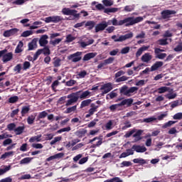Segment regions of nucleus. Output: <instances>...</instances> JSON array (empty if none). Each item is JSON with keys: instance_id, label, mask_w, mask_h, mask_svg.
Instances as JSON below:
<instances>
[{"instance_id": "obj_28", "label": "nucleus", "mask_w": 182, "mask_h": 182, "mask_svg": "<svg viewBox=\"0 0 182 182\" xmlns=\"http://www.w3.org/2000/svg\"><path fill=\"white\" fill-rule=\"evenodd\" d=\"M22 48H23V42L19 41L15 49V53H21L23 50H22Z\"/></svg>"}, {"instance_id": "obj_3", "label": "nucleus", "mask_w": 182, "mask_h": 182, "mask_svg": "<svg viewBox=\"0 0 182 182\" xmlns=\"http://www.w3.org/2000/svg\"><path fill=\"white\" fill-rule=\"evenodd\" d=\"M6 52H8V50L6 49L0 50V58H2L4 63H6L7 62L12 60L14 58V54L12 53H6Z\"/></svg>"}, {"instance_id": "obj_21", "label": "nucleus", "mask_w": 182, "mask_h": 182, "mask_svg": "<svg viewBox=\"0 0 182 182\" xmlns=\"http://www.w3.org/2000/svg\"><path fill=\"white\" fill-rule=\"evenodd\" d=\"M30 110H31V105L22 107V109L21 111L22 117H25V115L28 114Z\"/></svg>"}, {"instance_id": "obj_60", "label": "nucleus", "mask_w": 182, "mask_h": 182, "mask_svg": "<svg viewBox=\"0 0 182 182\" xmlns=\"http://www.w3.org/2000/svg\"><path fill=\"white\" fill-rule=\"evenodd\" d=\"M174 120H181L182 119V112H178L175 114L173 117Z\"/></svg>"}, {"instance_id": "obj_45", "label": "nucleus", "mask_w": 182, "mask_h": 182, "mask_svg": "<svg viewBox=\"0 0 182 182\" xmlns=\"http://www.w3.org/2000/svg\"><path fill=\"white\" fill-rule=\"evenodd\" d=\"M127 90H129L127 89V86L124 85L123 87H122L120 88V93H122V95H124V96H127L129 97V94H126L127 93Z\"/></svg>"}, {"instance_id": "obj_33", "label": "nucleus", "mask_w": 182, "mask_h": 182, "mask_svg": "<svg viewBox=\"0 0 182 182\" xmlns=\"http://www.w3.org/2000/svg\"><path fill=\"white\" fill-rule=\"evenodd\" d=\"M138 90H139V87H132L127 90V92H126V95H128V97H130V96H132L130 93H134V92H137Z\"/></svg>"}, {"instance_id": "obj_30", "label": "nucleus", "mask_w": 182, "mask_h": 182, "mask_svg": "<svg viewBox=\"0 0 182 182\" xmlns=\"http://www.w3.org/2000/svg\"><path fill=\"white\" fill-rule=\"evenodd\" d=\"M92 103V100L88 99V100H85L82 101L80 104V109H83V107H87V106H89Z\"/></svg>"}, {"instance_id": "obj_34", "label": "nucleus", "mask_w": 182, "mask_h": 182, "mask_svg": "<svg viewBox=\"0 0 182 182\" xmlns=\"http://www.w3.org/2000/svg\"><path fill=\"white\" fill-rule=\"evenodd\" d=\"M10 156H14V151L5 152L1 156L0 159L1 160H5V159H8Z\"/></svg>"}, {"instance_id": "obj_43", "label": "nucleus", "mask_w": 182, "mask_h": 182, "mask_svg": "<svg viewBox=\"0 0 182 182\" xmlns=\"http://www.w3.org/2000/svg\"><path fill=\"white\" fill-rule=\"evenodd\" d=\"M155 55H155L156 59H161V60L164 59L167 56V54L165 53H159L158 54L155 53Z\"/></svg>"}, {"instance_id": "obj_59", "label": "nucleus", "mask_w": 182, "mask_h": 182, "mask_svg": "<svg viewBox=\"0 0 182 182\" xmlns=\"http://www.w3.org/2000/svg\"><path fill=\"white\" fill-rule=\"evenodd\" d=\"M32 35V31H26L21 33L22 38H28V36H31Z\"/></svg>"}, {"instance_id": "obj_2", "label": "nucleus", "mask_w": 182, "mask_h": 182, "mask_svg": "<svg viewBox=\"0 0 182 182\" xmlns=\"http://www.w3.org/2000/svg\"><path fill=\"white\" fill-rule=\"evenodd\" d=\"M95 8H97L98 11H104V14H107V15H110V14H114L119 11V9L116 7L105 8V6H103L102 4H97Z\"/></svg>"}, {"instance_id": "obj_23", "label": "nucleus", "mask_w": 182, "mask_h": 182, "mask_svg": "<svg viewBox=\"0 0 182 182\" xmlns=\"http://www.w3.org/2000/svg\"><path fill=\"white\" fill-rule=\"evenodd\" d=\"M96 26V23L93 21H88L85 23V28H87L88 31H92Z\"/></svg>"}, {"instance_id": "obj_40", "label": "nucleus", "mask_w": 182, "mask_h": 182, "mask_svg": "<svg viewBox=\"0 0 182 182\" xmlns=\"http://www.w3.org/2000/svg\"><path fill=\"white\" fill-rule=\"evenodd\" d=\"M41 53L43 55H50V50L49 49V46H44L43 49H40Z\"/></svg>"}, {"instance_id": "obj_31", "label": "nucleus", "mask_w": 182, "mask_h": 182, "mask_svg": "<svg viewBox=\"0 0 182 182\" xmlns=\"http://www.w3.org/2000/svg\"><path fill=\"white\" fill-rule=\"evenodd\" d=\"M41 137H42V134H38L37 136H32L29 139L30 143H35V141H41Z\"/></svg>"}, {"instance_id": "obj_52", "label": "nucleus", "mask_w": 182, "mask_h": 182, "mask_svg": "<svg viewBox=\"0 0 182 182\" xmlns=\"http://www.w3.org/2000/svg\"><path fill=\"white\" fill-rule=\"evenodd\" d=\"M60 140H62V136H56L50 141V146H53L54 144H56L58 141H60Z\"/></svg>"}, {"instance_id": "obj_13", "label": "nucleus", "mask_w": 182, "mask_h": 182, "mask_svg": "<svg viewBox=\"0 0 182 182\" xmlns=\"http://www.w3.org/2000/svg\"><path fill=\"white\" fill-rule=\"evenodd\" d=\"M164 65L163 61H156L154 65L151 67V72H154L156 70H159L160 68H161Z\"/></svg>"}, {"instance_id": "obj_11", "label": "nucleus", "mask_w": 182, "mask_h": 182, "mask_svg": "<svg viewBox=\"0 0 182 182\" xmlns=\"http://www.w3.org/2000/svg\"><path fill=\"white\" fill-rule=\"evenodd\" d=\"M19 30L18 28H11L10 30H7L4 31V36L5 38H9V36H14V35H16Z\"/></svg>"}, {"instance_id": "obj_8", "label": "nucleus", "mask_w": 182, "mask_h": 182, "mask_svg": "<svg viewBox=\"0 0 182 182\" xmlns=\"http://www.w3.org/2000/svg\"><path fill=\"white\" fill-rule=\"evenodd\" d=\"M177 11L174 10H164L161 11V15L162 19H168V18H171V15H176Z\"/></svg>"}, {"instance_id": "obj_53", "label": "nucleus", "mask_w": 182, "mask_h": 182, "mask_svg": "<svg viewBox=\"0 0 182 182\" xmlns=\"http://www.w3.org/2000/svg\"><path fill=\"white\" fill-rule=\"evenodd\" d=\"M166 92H168V87H161L158 88V93H166Z\"/></svg>"}, {"instance_id": "obj_47", "label": "nucleus", "mask_w": 182, "mask_h": 182, "mask_svg": "<svg viewBox=\"0 0 182 182\" xmlns=\"http://www.w3.org/2000/svg\"><path fill=\"white\" fill-rule=\"evenodd\" d=\"M102 4L105 6H112L114 2L112 0H102Z\"/></svg>"}, {"instance_id": "obj_18", "label": "nucleus", "mask_w": 182, "mask_h": 182, "mask_svg": "<svg viewBox=\"0 0 182 182\" xmlns=\"http://www.w3.org/2000/svg\"><path fill=\"white\" fill-rule=\"evenodd\" d=\"M91 92L89 90L86 91H81V92L79 95V98L81 99V100H83L84 99H87L90 97Z\"/></svg>"}, {"instance_id": "obj_12", "label": "nucleus", "mask_w": 182, "mask_h": 182, "mask_svg": "<svg viewBox=\"0 0 182 182\" xmlns=\"http://www.w3.org/2000/svg\"><path fill=\"white\" fill-rule=\"evenodd\" d=\"M132 149L134 150V151H136V153H144L145 151H147V148L144 146H140V145H133Z\"/></svg>"}, {"instance_id": "obj_62", "label": "nucleus", "mask_w": 182, "mask_h": 182, "mask_svg": "<svg viewBox=\"0 0 182 182\" xmlns=\"http://www.w3.org/2000/svg\"><path fill=\"white\" fill-rule=\"evenodd\" d=\"M114 60V58L109 57L107 59L105 60L104 63H105V65H110L113 63Z\"/></svg>"}, {"instance_id": "obj_25", "label": "nucleus", "mask_w": 182, "mask_h": 182, "mask_svg": "<svg viewBox=\"0 0 182 182\" xmlns=\"http://www.w3.org/2000/svg\"><path fill=\"white\" fill-rule=\"evenodd\" d=\"M28 50H33V49H36V48H38V46L36 44V41L33 40L31 42L28 43Z\"/></svg>"}, {"instance_id": "obj_26", "label": "nucleus", "mask_w": 182, "mask_h": 182, "mask_svg": "<svg viewBox=\"0 0 182 182\" xmlns=\"http://www.w3.org/2000/svg\"><path fill=\"white\" fill-rule=\"evenodd\" d=\"M149 49V47L147 46H143L138 49V50L136 53V57L139 58V56H141V54L144 50H147Z\"/></svg>"}, {"instance_id": "obj_15", "label": "nucleus", "mask_w": 182, "mask_h": 182, "mask_svg": "<svg viewBox=\"0 0 182 182\" xmlns=\"http://www.w3.org/2000/svg\"><path fill=\"white\" fill-rule=\"evenodd\" d=\"M82 93V91H77L76 92H73L67 96L68 99H71L72 100H74L75 102H77L79 100V95Z\"/></svg>"}, {"instance_id": "obj_54", "label": "nucleus", "mask_w": 182, "mask_h": 182, "mask_svg": "<svg viewBox=\"0 0 182 182\" xmlns=\"http://www.w3.org/2000/svg\"><path fill=\"white\" fill-rule=\"evenodd\" d=\"M2 144L4 147H6V146H9V144H12V139L8 138L5 139L3 141Z\"/></svg>"}, {"instance_id": "obj_50", "label": "nucleus", "mask_w": 182, "mask_h": 182, "mask_svg": "<svg viewBox=\"0 0 182 182\" xmlns=\"http://www.w3.org/2000/svg\"><path fill=\"white\" fill-rule=\"evenodd\" d=\"M105 129H106V130H112V129H113V122L112 120H109L105 124Z\"/></svg>"}, {"instance_id": "obj_41", "label": "nucleus", "mask_w": 182, "mask_h": 182, "mask_svg": "<svg viewBox=\"0 0 182 182\" xmlns=\"http://www.w3.org/2000/svg\"><path fill=\"white\" fill-rule=\"evenodd\" d=\"M86 75H87V72L86 70H82L77 75V79H83L84 77H86Z\"/></svg>"}, {"instance_id": "obj_55", "label": "nucleus", "mask_w": 182, "mask_h": 182, "mask_svg": "<svg viewBox=\"0 0 182 182\" xmlns=\"http://www.w3.org/2000/svg\"><path fill=\"white\" fill-rule=\"evenodd\" d=\"M18 100H19V97L18 96L11 97L9 99V103H16Z\"/></svg>"}, {"instance_id": "obj_20", "label": "nucleus", "mask_w": 182, "mask_h": 182, "mask_svg": "<svg viewBox=\"0 0 182 182\" xmlns=\"http://www.w3.org/2000/svg\"><path fill=\"white\" fill-rule=\"evenodd\" d=\"M96 56V53H89L84 55L82 60L84 62H86L87 60H90V59H93Z\"/></svg>"}, {"instance_id": "obj_63", "label": "nucleus", "mask_w": 182, "mask_h": 182, "mask_svg": "<svg viewBox=\"0 0 182 182\" xmlns=\"http://www.w3.org/2000/svg\"><path fill=\"white\" fill-rule=\"evenodd\" d=\"M125 74H126V72H124L123 70H119L117 73H115L114 77H115V79H119V77H120V76H123V75H125Z\"/></svg>"}, {"instance_id": "obj_38", "label": "nucleus", "mask_w": 182, "mask_h": 182, "mask_svg": "<svg viewBox=\"0 0 182 182\" xmlns=\"http://www.w3.org/2000/svg\"><path fill=\"white\" fill-rule=\"evenodd\" d=\"M63 41V38H55L53 41H50V45H53V46H56V45H59Z\"/></svg>"}, {"instance_id": "obj_39", "label": "nucleus", "mask_w": 182, "mask_h": 182, "mask_svg": "<svg viewBox=\"0 0 182 182\" xmlns=\"http://www.w3.org/2000/svg\"><path fill=\"white\" fill-rule=\"evenodd\" d=\"M76 39V37L72 36V34H68L66 36L65 43H70V42H73Z\"/></svg>"}, {"instance_id": "obj_24", "label": "nucleus", "mask_w": 182, "mask_h": 182, "mask_svg": "<svg viewBox=\"0 0 182 182\" xmlns=\"http://www.w3.org/2000/svg\"><path fill=\"white\" fill-rule=\"evenodd\" d=\"M133 163H134L135 164H140L141 166L147 164V161H146V159H143L141 158L133 159Z\"/></svg>"}, {"instance_id": "obj_5", "label": "nucleus", "mask_w": 182, "mask_h": 182, "mask_svg": "<svg viewBox=\"0 0 182 182\" xmlns=\"http://www.w3.org/2000/svg\"><path fill=\"white\" fill-rule=\"evenodd\" d=\"M133 38V33H129L125 35H122L119 38L117 36L114 35L111 37L114 40V42H124V41H127V39H132Z\"/></svg>"}, {"instance_id": "obj_10", "label": "nucleus", "mask_w": 182, "mask_h": 182, "mask_svg": "<svg viewBox=\"0 0 182 182\" xmlns=\"http://www.w3.org/2000/svg\"><path fill=\"white\" fill-rule=\"evenodd\" d=\"M109 26V24L106 21H102L95 26V33H97L102 31H105L106 28Z\"/></svg>"}, {"instance_id": "obj_56", "label": "nucleus", "mask_w": 182, "mask_h": 182, "mask_svg": "<svg viewBox=\"0 0 182 182\" xmlns=\"http://www.w3.org/2000/svg\"><path fill=\"white\" fill-rule=\"evenodd\" d=\"M60 62H62L60 58H56L53 63L54 68H59V66H60Z\"/></svg>"}, {"instance_id": "obj_6", "label": "nucleus", "mask_w": 182, "mask_h": 182, "mask_svg": "<svg viewBox=\"0 0 182 182\" xmlns=\"http://www.w3.org/2000/svg\"><path fill=\"white\" fill-rule=\"evenodd\" d=\"M65 18L60 16H48L45 18L46 23H50V22H53V23H58V22H62V21H64Z\"/></svg>"}, {"instance_id": "obj_57", "label": "nucleus", "mask_w": 182, "mask_h": 182, "mask_svg": "<svg viewBox=\"0 0 182 182\" xmlns=\"http://www.w3.org/2000/svg\"><path fill=\"white\" fill-rule=\"evenodd\" d=\"M124 124V126L122 127V130H126L127 129L132 127V124L130 123V121H125Z\"/></svg>"}, {"instance_id": "obj_46", "label": "nucleus", "mask_w": 182, "mask_h": 182, "mask_svg": "<svg viewBox=\"0 0 182 182\" xmlns=\"http://www.w3.org/2000/svg\"><path fill=\"white\" fill-rule=\"evenodd\" d=\"M86 133H87V130L84 129L76 132V134L79 137H82V136H85V134H86Z\"/></svg>"}, {"instance_id": "obj_44", "label": "nucleus", "mask_w": 182, "mask_h": 182, "mask_svg": "<svg viewBox=\"0 0 182 182\" xmlns=\"http://www.w3.org/2000/svg\"><path fill=\"white\" fill-rule=\"evenodd\" d=\"M32 161V158L26 157L21 160L20 164H28Z\"/></svg>"}, {"instance_id": "obj_9", "label": "nucleus", "mask_w": 182, "mask_h": 182, "mask_svg": "<svg viewBox=\"0 0 182 182\" xmlns=\"http://www.w3.org/2000/svg\"><path fill=\"white\" fill-rule=\"evenodd\" d=\"M100 90H104L102 95H107V93L113 90V84L112 82L105 83L101 86Z\"/></svg>"}, {"instance_id": "obj_37", "label": "nucleus", "mask_w": 182, "mask_h": 182, "mask_svg": "<svg viewBox=\"0 0 182 182\" xmlns=\"http://www.w3.org/2000/svg\"><path fill=\"white\" fill-rule=\"evenodd\" d=\"M9 170H11V165L4 166V168H0V176H3V174H5Z\"/></svg>"}, {"instance_id": "obj_17", "label": "nucleus", "mask_w": 182, "mask_h": 182, "mask_svg": "<svg viewBox=\"0 0 182 182\" xmlns=\"http://www.w3.org/2000/svg\"><path fill=\"white\" fill-rule=\"evenodd\" d=\"M141 59L142 62H145V63H149V62H150V60L153 59V56L150 55V53H146L141 56Z\"/></svg>"}, {"instance_id": "obj_35", "label": "nucleus", "mask_w": 182, "mask_h": 182, "mask_svg": "<svg viewBox=\"0 0 182 182\" xmlns=\"http://www.w3.org/2000/svg\"><path fill=\"white\" fill-rule=\"evenodd\" d=\"M129 77L126 76V75H123L122 77H119L118 78H117L115 80L116 83H120V82H126V80H129Z\"/></svg>"}, {"instance_id": "obj_22", "label": "nucleus", "mask_w": 182, "mask_h": 182, "mask_svg": "<svg viewBox=\"0 0 182 182\" xmlns=\"http://www.w3.org/2000/svg\"><path fill=\"white\" fill-rule=\"evenodd\" d=\"M141 134H143V130L139 129L138 131L135 132V134L133 135V137L135 138L136 141H139L141 140Z\"/></svg>"}, {"instance_id": "obj_48", "label": "nucleus", "mask_w": 182, "mask_h": 182, "mask_svg": "<svg viewBox=\"0 0 182 182\" xmlns=\"http://www.w3.org/2000/svg\"><path fill=\"white\" fill-rule=\"evenodd\" d=\"M77 107V105L73 106L71 107H68L65 111V113L66 114L72 113L73 112H75L76 110Z\"/></svg>"}, {"instance_id": "obj_49", "label": "nucleus", "mask_w": 182, "mask_h": 182, "mask_svg": "<svg viewBox=\"0 0 182 182\" xmlns=\"http://www.w3.org/2000/svg\"><path fill=\"white\" fill-rule=\"evenodd\" d=\"M134 9V5H129V6H125L124 8V11L125 12H132Z\"/></svg>"}, {"instance_id": "obj_4", "label": "nucleus", "mask_w": 182, "mask_h": 182, "mask_svg": "<svg viewBox=\"0 0 182 182\" xmlns=\"http://www.w3.org/2000/svg\"><path fill=\"white\" fill-rule=\"evenodd\" d=\"M61 12L63 15L72 16L75 19H79L80 18V14H77V11L75 9H70L69 8H63Z\"/></svg>"}, {"instance_id": "obj_36", "label": "nucleus", "mask_w": 182, "mask_h": 182, "mask_svg": "<svg viewBox=\"0 0 182 182\" xmlns=\"http://www.w3.org/2000/svg\"><path fill=\"white\" fill-rule=\"evenodd\" d=\"M48 116V112L46 111H43L41 112H39L38 117H37V121L41 120V119H45Z\"/></svg>"}, {"instance_id": "obj_7", "label": "nucleus", "mask_w": 182, "mask_h": 182, "mask_svg": "<svg viewBox=\"0 0 182 182\" xmlns=\"http://www.w3.org/2000/svg\"><path fill=\"white\" fill-rule=\"evenodd\" d=\"M68 60H71L74 63L80 62V60H82V52L78 51L73 54H71L68 56Z\"/></svg>"}, {"instance_id": "obj_58", "label": "nucleus", "mask_w": 182, "mask_h": 182, "mask_svg": "<svg viewBox=\"0 0 182 182\" xmlns=\"http://www.w3.org/2000/svg\"><path fill=\"white\" fill-rule=\"evenodd\" d=\"M136 129H132L131 131L127 132L125 134L124 137H126V139H129V137H130L134 133H136Z\"/></svg>"}, {"instance_id": "obj_32", "label": "nucleus", "mask_w": 182, "mask_h": 182, "mask_svg": "<svg viewBox=\"0 0 182 182\" xmlns=\"http://www.w3.org/2000/svg\"><path fill=\"white\" fill-rule=\"evenodd\" d=\"M167 41H168L167 38H161L157 41V43L158 45H161V46H166V45H168V42Z\"/></svg>"}, {"instance_id": "obj_29", "label": "nucleus", "mask_w": 182, "mask_h": 182, "mask_svg": "<svg viewBox=\"0 0 182 182\" xmlns=\"http://www.w3.org/2000/svg\"><path fill=\"white\" fill-rule=\"evenodd\" d=\"M35 119H36V114H31L28 116L27 118L28 124H33V123H35Z\"/></svg>"}, {"instance_id": "obj_51", "label": "nucleus", "mask_w": 182, "mask_h": 182, "mask_svg": "<svg viewBox=\"0 0 182 182\" xmlns=\"http://www.w3.org/2000/svg\"><path fill=\"white\" fill-rule=\"evenodd\" d=\"M21 70H22V64H17L14 68V71L16 72V73H21Z\"/></svg>"}, {"instance_id": "obj_14", "label": "nucleus", "mask_w": 182, "mask_h": 182, "mask_svg": "<svg viewBox=\"0 0 182 182\" xmlns=\"http://www.w3.org/2000/svg\"><path fill=\"white\" fill-rule=\"evenodd\" d=\"M48 39H49V36H48V35H43L39 39L40 46H46L48 43Z\"/></svg>"}, {"instance_id": "obj_1", "label": "nucleus", "mask_w": 182, "mask_h": 182, "mask_svg": "<svg viewBox=\"0 0 182 182\" xmlns=\"http://www.w3.org/2000/svg\"><path fill=\"white\" fill-rule=\"evenodd\" d=\"M143 17L138 16L136 18L134 17H128L125 18L123 20L119 21V25H124L125 26H132V25H136V23H139V22H142Z\"/></svg>"}, {"instance_id": "obj_64", "label": "nucleus", "mask_w": 182, "mask_h": 182, "mask_svg": "<svg viewBox=\"0 0 182 182\" xmlns=\"http://www.w3.org/2000/svg\"><path fill=\"white\" fill-rule=\"evenodd\" d=\"M174 52H182V44L179 43L173 48Z\"/></svg>"}, {"instance_id": "obj_61", "label": "nucleus", "mask_w": 182, "mask_h": 182, "mask_svg": "<svg viewBox=\"0 0 182 182\" xmlns=\"http://www.w3.org/2000/svg\"><path fill=\"white\" fill-rule=\"evenodd\" d=\"M31 68V63L28 61H25L23 64V70H28Z\"/></svg>"}, {"instance_id": "obj_42", "label": "nucleus", "mask_w": 182, "mask_h": 182, "mask_svg": "<svg viewBox=\"0 0 182 182\" xmlns=\"http://www.w3.org/2000/svg\"><path fill=\"white\" fill-rule=\"evenodd\" d=\"M176 123H177L176 121H168V122H166L162 127L163 129H167V127H171V126L176 124Z\"/></svg>"}, {"instance_id": "obj_19", "label": "nucleus", "mask_w": 182, "mask_h": 182, "mask_svg": "<svg viewBox=\"0 0 182 182\" xmlns=\"http://www.w3.org/2000/svg\"><path fill=\"white\" fill-rule=\"evenodd\" d=\"M60 157H63V153H58L53 156H49L46 159V161H52V160H55L56 159H60Z\"/></svg>"}, {"instance_id": "obj_27", "label": "nucleus", "mask_w": 182, "mask_h": 182, "mask_svg": "<svg viewBox=\"0 0 182 182\" xmlns=\"http://www.w3.org/2000/svg\"><path fill=\"white\" fill-rule=\"evenodd\" d=\"M25 130V125H23L22 127H18L14 129V132L16 134V136H20V134H22L23 133V131Z\"/></svg>"}, {"instance_id": "obj_16", "label": "nucleus", "mask_w": 182, "mask_h": 182, "mask_svg": "<svg viewBox=\"0 0 182 182\" xmlns=\"http://www.w3.org/2000/svg\"><path fill=\"white\" fill-rule=\"evenodd\" d=\"M133 105V99L132 98H128L122 100L120 103V106H127V107H130Z\"/></svg>"}]
</instances>
